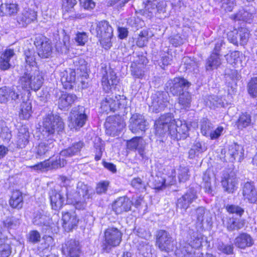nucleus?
I'll return each mask as SVG.
<instances>
[{
    "label": "nucleus",
    "mask_w": 257,
    "mask_h": 257,
    "mask_svg": "<svg viewBox=\"0 0 257 257\" xmlns=\"http://www.w3.org/2000/svg\"><path fill=\"white\" fill-rule=\"evenodd\" d=\"M124 101H125V99L123 95L112 96V97L107 96L105 99L102 100L101 108L103 111L107 113L110 111L114 112L121 105H124L123 102Z\"/></svg>",
    "instance_id": "nucleus-15"
},
{
    "label": "nucleus",
    "mask_w": 257,
    "mask_h": 257,
    "mask_svg": "<svg viewBox=\"0 0 257 257\" xmlns=\"http://www.w3.org/2000/svg\"><path fill=\"white\" fill-rule=\"evenodd\" d=\"M20 223V218L15 216L8 217L3 222L4 226L8 229L15 228Z\"/></svg>",
    "instance_id": "nucleus-51"
},
{
    "label": "nucleus",
    "mask_w": 257,
    "mask_h": 257,
    "mask_svg": "<svg viewBox=\"0 0 257 257\" xmlns=\"http://www.w3.org/2000/svg\"><path fill=\"white\" fill-rule=\"evenodd\" d=\"M252 18V14L247 11L242 10L239 11L235 16L234 19L236 20L248 21Z\"/></svg>",
    "instance_id": "nucleus-58"
},
{
    "label": "nucleus",
    "mask_w": 257,
    "mask_h": 257,
    "mask_svg": "<svg viewBox=\"0 0 257 257\" xmlns=\"http://www.w3.org/2000/svg\"><path fill=\"white\" fill-rule=\"evenodd\" d=\"M169 134L174 140H184L189 135L188 124L185 121L178 119L175 124H172Z\"/></svg>",
    "instance_id": "nucleus-14"
},
{
    "label": "nucleus",
    "mask_w": 257,
    "mask_h": 257,
    "mask_svg": "<svg viewBox=\"0 0 257 257\" xmlns=\"http://www.w3.org/2000/svg\"><path fill=\"white\" fill-rule=\"evenodd\" d=\"M168 97L169 95L166 92L158 91L153 94L149 105L150 110L156 113L164 110L169 103Z\"/></svg>",
    "instance_id": "nucleus-8"
},
{
    "label": "nucleus",
    "mask_w": 257,
    "mask_h": 257,
    "mask_svg": "<svg viewBox=\"0 0 257 257\" xmlns=\"http://www.w3.org/2000/svg\"><path fill=\"white\" fill-rule=\"evenodd\" d=\"M138 249L144 256L151 257L152 251L153 249V246L149 244L147 240H141L139 241V244L138 245Z\"/></svg>",
    "instance_id": "nucleus-39"
},
{
    "label": "nucleus",
    "mask_w": 257,
    "mask_h": 257,
    "mask_svg": "<svg viewBox=\"0 0 257 257\" xmlns=\"http://www.w3.org/2000/svg\"><path fill=\"white\" fill-rule=\"evenodd\" d=\"M109 182L108 181H102L98 183L95 188V191L97 194H102L106 193Z\"/></svg>",
    "instance_id": "nucleus-57"
},
{
    "label": "nucleus",
    "mask_w": 257,
    "mask_h": 257,
    "mask_svg": "<svg viewBox=\"0 0 257 257\" xmlns=\"http://www.w3.org/2000/svg\"><path fill=\"white\" fill-rule=\"evenodd\" d=\"M251 122V116L247 113H242L239 117L236 125L238 129L242 130L248 126Z\"/></svg>",
    "instance_id": "nucleus-46"
},
{
    "label": "nucleus",
    "mask_w": 257,
    "mask_h": 257,
    "mask_svg": "<svg viewBox=\"0 0 257 257\" xmlns=\"http://www.w3.org/2000/svg\"><path fill=\"white\" fill-rule=\"evenodd\" d=\"M36 13L32 10L26 11L17 17V22L23 27H25L36 19Z\"/></svg>",
    "instance_id": "nucleus-35"
},
{
    "label": "nucleus",
    "mask_w": 257,
    "mask_h": 257,
    "mask_svg": "<svg viewBox=\"0 0 257 257\" xmlns=\"http://www.w3.org/2000/svg\"><path fill=\"white\" fill-rule=\"evenodd\" d=\"M74 64L77 70H80L83 74L82 76H86L89 70V65L87 62L82 57L76 58Z\"/></svg>",
    "instance_id": "nucleus-42"
},
{
    "label": "nucleus",
    "mask_w": 257,
    "mask_h": 257,
    "mask_svg": "<svg viewBox=\"0 0 257 257\" xmlns=\"http://www.w3.org/2000/svg\"><path fill=\"white\" fill-rule=\"evenodd\" d=\"M213 128V124L207 119L203 118L201 121V132L203 136H208Z\"/></svg>",
    "instance_id": "nucleus-52"
},
{
    "label": "nucleus",
    "mask_w": 257,
    "mask_h": 257,
    "mask_svg": "<svg viewBox=\"0 0 257 257\" xmlns=\"http://www.w3.org/2000/svg\"><path fill=\"white\" fill-rule=\"evenodd\" d=\"M226 209L230 213H236L239 216H241L244 212V210L242 208L235 205H227Z\"/></svg>",
    "instance_id": "nucleus-63"
},
{
    "label": "nucleus",
    "mask_w": 257,
    "mask_h": 257,
    "mask_svg": "<svg viewBox=\"0 0 257 257\" xmlns=\"http://www.w3.org/2000/svg\"><path fill=\"white\" fill-rule=\"evenodd\" d=\"M44 140L35 148V156L37 159H44L54 152V140L44 137Z\"/></svg>",
    "instance_id": "nucleus-13"
},
{
    "label": "nucleus",
    "mask_w": 257,
    "mask_h": 257,
    "mask_svg": "<svg viewBox=\"0 0 257 257\" xmlns=\"http://www.w3.org/2000/svg\"><path fill=\"white\" fill-rule=\"evenodd\" d=\"M49 196L52 208L55 210L61 208L65 198H67L68 202L72 200L71 194L68 193V188L66 187H62L59 191L51 190L49 192Z\"/></svg>",
    "instance_id": "nucleus-6"
},
{
    "label": "nucleus",
    "mask_w": 257,
    "mask_h": 257,
    "mask_svg": "<svg viewBox=\"0 0 257 257\" xmlns=\"http://www.w3.org/2000/svg\"><path fill=\"white\" fill-rule=\"evenodd\" d=\"M32 113V105L29 102H23L21 105V112L20 117L23 119L29 118Z\"/></svg>",
    "instance_id": "nucleus-49"
},
{
    "label": "nucleus",
    "mask_w": 257,
    "mask_h": 257,
    "mask_svg": "<svg viewBox=\"0 0 257 257\" xmlns=\"http://www.w3.org/2000/svg\"><path fill=\"white\" fill-rule=\"evenodd\" d=\"M132 205L133 202L128 197L122 196L117 198L113 202L112 209L116 214H120L131 210Z\"/></svg>",
    "instance_id": "nucleus-20"
},
{
    "label": "nucleus",
    "mask_w": 257,
    "mask_h": 257,
    "mask_svg": "<svg viewBox=\"0 0 257 257\" xmlns=\"http://www.w3.org/2000/svg\"><path fill=\"white\" fill-rule=\"evenodd\" d=\"M1 12L5 15H13L18 11V5L16 4H2L0 6Z\"/></svg>",
    "instance_id": "nucleus-43"
},
{
    "label": "nucleus",
    "mask_w": 257,
    "mask_h": 257,
    "mask_svg": "<svg viewBox=\"0 0 257 257\" xmlns=\"http://www.w3.org/2000/svg\"><path fill=\"white\" fill-rule=\"evenodd\" d=\"M20 94L16 92L14 87L3 86L0 88V102L6 103L10 99L17 100Z\"/></svg>",
    "instance_id": "nucleus-27"
},
{
    "label": "nucleus",
    "mask_w": 257,
    "mask_h": 257,
    "mask_svg": "<svg viewBox=\"0 0 257 257\" xmlns=\"http://www.w3.org/2000/svg\"><path fill=\"white\" fill-rule=\"evenodd\" d=\"M6 238L0 232V257H9L11 249L9 243H5Z\"/></svg>",
    "instance_id": "nucleus-44"
},
{
    "label": "nucleus",
    "mask_w": 257,
    "mask_h": 257,
    "mask_svg": "<svg viewBox=\"0 0 257 257\" xmlns=\"http://www.w3.org/2000/svg\"><path fill=\"white\" fill-rule=\"evenodd\" d=\"M63 227L69 232L77 226L78 219L74 212H65L62 214Z\"/></svg>",
    "instance_id": "nucleus-26"
},
{
    "label": "nucleus",
    "mask_w": 257,
    "mask_h": 257,
    "mask_svg": "<svg viewBox=\"0 0 257 257\" xmlns=\"http://www.w3.org/2000/svg\"><path fill=\"white\" fill-rule=\"evenodd\" d=\"M176 121L171 113L161 115L155 123L156 133L161 136L170 132L172 124H175Z\"/></svg>",
    "instance_id": "nucleus-11"
},
{
    "label": "nucleus",
    "mask_w": 257,
    "mask_h": 257,
    "mask_svg": "<svg viewBox=\"0 0 257 257\" xmlns=\"http://www.w3.org/2000/svg\"><path fill=\"white\" fill-rule=\"evenodd\" d=\"M84 144L82 141H79L72 144L68 148L60 152V156L64 157H71L80 154Z\"/></svg>",
    "instance_id": "nucleus-31"
},
{
    "label": "nucleus",
    "mask_w": 257,
    "mask_h": 257,
    "mask_svg": "<svg viewBox=\"0 0 257 257\" xmlns=\"http://www.w3.org/2000/svg\"><path fill=\"white\" fill-rule=\"evenodd\" d=\"M36 54L33 49H27L24 52L25 66L24 71L38 69L36 61Z\"/></svg>",
    "instance_id": "nucleus-28"
},
{
    "label": "nucleus",
    "mask_w": 257,
    "mask_h": 257,
    "mask_svg": "<svg viewBox=\"0 0 257 257\" xmlns=\"http://www.w3.org/2000/svg\"><path fill=\"white\" fill-rule=\"evenodd\" d=\"M253 243V240L250 235L246 233H242L236 237L234 240V244L237 247L244 249L251 246Z\"/></svg>",
    "instance_id": "nucleus-33"
},
{
    "label": "nucleus",
    "mask_w": 257,
    "mask_h": 257,
    "mask_svg": "<svg viewBox=\"0 0 257 257\" xmlns=\"http://www.w3.org/2000/svg\"><path fill=\"white\" fill-rule=\"evenodd\" d=\"M104 234L101 246L106 252H109L112 248L118 246L122 240V233L116 227L107 228Z\"/></svg>",
    "instance_id": "nucleus-4"
},
{
    "label": "nucleus",
    "mask_w": 257,
    "mask_h": 257,
    "mask_svg": "<svg viewBox=\"0 0 257 257\" xmlns=\"http://www.w3.org/2000/svg\"><path fill=\"white\" fill-rule=\"evenodd\" d=\"M69 118L74 127L83 126L87 119L84 107L81 106L74 107L70 112Z\"/></svg>",
    "instance_id": "nucleus-17"
},
{
    "label": "nucleus",
    "mask_w": 257,
    "mask_h": 257,
    "mask_svg": "<svg viewBox=\"0 0 257 257\" xmlns=\"http://www.w3.org/2000/svg\"><path fill=\"white\" fill-rule=\"evenodd\" d=\"M196 66L195 62L188 57H184L182 59L181 67L189 72L194 70V67Z\"/></svg>",
    "instance_id": "nucleus-54"
},
{
    "label": "nucleus",
    "mask_w": 257,
    "mask_h": 257,
    "mask_svg": "<svg viewBox=\"0 0 257 257\" xmlns=\"http://www.w3.org/2000/svg\"><path fill=\"white\" fill-rule=\"evenodd\" d=\"M64 124L62 118L52 112L48 113L43 119L42 134L43 137L53 138L56 132L63 130Z\"/></svg>",
    "instance_id": "nucleus-3"
},
{
    "label": "nucleus",
    "mask_w": 257,
    "mask_h": 257,
    "mask_svg": "<svg viewBox=\"0 0 257 257\" xmlns=\"http://www.w3.org/2000/svg\"><path fill=\"white\" fill-rule=\"evenodd\" d=\"M131 73L135 78L142 79L145 75L143 67L135 63L131 64Z\"/></svg>",
    "instance_id": "nucleus-47"
},
{
    "label": "nucleus",
    "mask_w": 257,
    "mask_h": 257,
    "mask_svg": "<svg viewBox=\"0 0 257 257\" xmlns=\"http://www.w3.org/2000/svg\"><path fill=\"white\" fill-rule=\"evenodd\" d=\"M197 198L196 191L194 188H191L178 199L176 204L177 207L186 210Z\"/></svg>",
    "instance_id": "nucleus-19"
},
{
    "label": "nucleus",
    "mask_w": 257,
    "mask_h": 257,
    "mask_svg": "<svg viewBox=\"0 0 257 257\" xmlns=\"http://www.w3.org/2000/svg\"><path fill=\"white\" fill-rule=\"evenodd\" d=\"M243 200L250 203H255L257 201V191L253 182H247L242 187Z\"/></svg>",
    "instance_id": "nucleus-24"
},
{
    "label": "nucleus",
    "mask_w": 257,
    "mask_h": 257,
    "mask_svg": "<svg viewBox=\"0 0 257 257\" xmlns=\"http://www.w3.org/2000/svg\"><path fill=\"white\" fill-rule=\"evenodd\" d=\"M217 249L224 253L231 254L233 252V246L231 244H225L222 242H218Z\"/></svg>",
    "instance_id": "nucleus-61"
},
{
    "label": "nucleus",
    "mask_w": 257,
    "mask_h": 257,
    "mask_svg": "<svg viewBox=\"0 0 257 257\" xmlns=\"http://www.w3.org/2000/svg\"><path fill=\"white\" fill-rule=\"evenodd\" d=\"M178 103L182 108L187 109L191 106L192 101V95L188 91L182 92L179 95Z\"/></svg>",
    "instance_id": "nucleus-40"
},
{
    "label": "nucleus",
    "mask_w": 257,
    "mask_h": 257,
    "mask_svg": "<svg viewBox=\"0 0 257 257\" xmlns=\"http://www.w3.org/2000/svg\"><path fill=\"white\" fill-rule=\"evenodd\" d=\"M10 206L14 208L20 209L23 205V197L22 193L18 190L14 191L12 193L10 200Z\"/></svg>",
    "instance_id": "nucleus-36"
},
{
    "label": "nucleus",
    "mask_w": 257,
    "mask_h": 257,
    "mask_svg": "<svg viewBox=\"0 0 257 257\" xmlns=\"http://www.w3.org/2000/svg\"><path fill=\"white\" fill-rule=\"evenodd\" d=\"M94 194L90 187L82 182H79L77 185L76 192L74 195L71 194L72 200L69 203L75 204L76 208L80 209L84 207V202L91 198Z\"/></svg>",
    "instance_id": "nucleus-5"
},
{
    "label": "nucleus",
    "mask_w": 257,
    "mask_h": 257,
    "mask_svg": "<svg viewBox=\"0 0 257 257\" xmlns=\"http://www.w3.org/2000/svg\"><path fill=\"white\" fill-rule=\"evenodd\" d=\"M34 44L38 49V54L40 57L47 58L51 55L53 48L49 39L44 36L39 35L36 37Z\"/></svg>",
    "instance_id": "nucleus-9"
},
{
    "label": "nucleus",
    "mask_w": 257,
    "mask_h": 257,
    "mask_svg": "<svg viewBox=\"0 0 257 257\" xmlns=\"http://www.w3.org/2000/svg\"><path fill=\"white\" fill-rule=\"evenodd\" d=\"M247 89L248 93L251 97H257V76L251 78L247 84Z\"/></svg>",
    "instance_id": "nucleus-48"
},
{
    "label": "nucleus",
    "mask_w": 257,
    "mask_h": 257,
    "mask_svg": "<svg viewBox=\"0 0 257 257\" xmlns=\"http://www.w3.org/2000/svg\"><path fill=\"white\" fill-rule=\"evenodd\" d=\"M63 157L59 156L56 157L55 159L51 160H47L41 162L31 167L35 170H39L41 171H45L48 170L56 169L59 168L64 167L67 163L66 161L63 158Z\"/></svg>",
    "instance_id": "nucleus-10"
},
{
    "label": "nucleus",
    "mask_w": 257,
    "mask_h": 257,
    "mask_svg": "<svg viewBox=\"0 0 257 257\" xmlns=\"http://www.w3.org/2000/svg\"><path fill=\"white\" fill-rule=\"evenodd\" d=\"M206 105L210 108L215 109L216 107H223L224 102L221 98L216 95H209L205 99Z\"/></svg>",
    "instance_id": "nucleus-37"
},
{
    "label": "nucleus",
    "mask_w": 257,
    "mask_h": 257,
    "mask_svg": "<svg viewBox=\"0 0 257 257\" xmlns=\"http://www.w3.org/2000/svg\"><path fill=\"white\" fill-rule=\"evenodd\" d=\"M170 91L174 95H178L184 92L183 90L188 88L191 83L182 77H176L169 82Z\"/></svg>",
    "instance_id": "nucleus-22"
},
{
    "label": "nucleus",
    "mask_w": 257,
    "mask_h": 257,
    "mask_svg": "<svg viewBox=\"0 0 257 257\" xmlns=\"http://www.w3.org/2000/svg\"><path fill=\"white\" fill-rule=\"evenodd\" d=\"M146 143L142 137H136L127 142V147L131 150H137L139 154L144 157V149Z\"/></svg>",
    "instance_id": "nucleus-30"
},
{
    "label": "nucleus",
    "mask_w": 257,
    "mask_h": 257,
    "mask_svg": "<svg viewBox=\"0 0 257 257\" xmlns=\"http://www.w3.org/2000/svg\"><path fill=\"white\" fill-rule=\"evenodd\" d=\"M221 183L225 191L228 193H233L236 189L237 184L234 174H224Z\"/></svg>",
    "instance_id": "nucleus-29"
},
{
    "label": "nucleus",
    "mask_w": 257,
    "mask_h": 257,
    "mask_svg": "<svg viewBox=\"0 0 257 257\" xmlns=\"http://www.w3.org/2000/svg\"><path fill=\"white\" fill-rule=\"evenodd\" d=\"M173 239L165 230H159L156 234V245L163 251L169 252L172 249Z\"/></svg>",
    "instance_id": "nucleus-12"
},
{
    "label": "nucleus",
    "mask_w": 257,
    "mask_h": 257,
    "mask_svg": "<svg viewBox=\"0 0 257 257\" xmlns=\"http://www.w3.org/2000/svg\"><path fill=\"white\" fill-rule=\"evenodd\" d=\"M61 81L65 89H71L75 83L76 72L69 68L61 72Z\"/></svg>",
    "instance_id": "nucleus-25"
},
{
    "label": "nucleus",
    "mask_w": 257,
    "mask_h": 257,
    "mask_svg": "<svg viewBox=\"0 0 257 257\" xmlns=\"http://www.w3.org/2000/svg\"><path fill=\"white\" fill-rule=\"evenodd\" d=\"M189 169L187 167H181L179 170L178 179L180 182H185L189 178Z\"/></svg>",
    "instance_id": "nucleus-59"
},
{
    "label": "nucleus",
    "mask_w": 257,
    "mask_h": 257,
    "mask_svg": "<svg viewBox=\"0 0 257 257\" xmlns=\"http://www.w3.org/2000/svg\"><path fill=\"white\" fill-rule=\"evenodd\" d=\"M153 186L155 189L162 190L165 188V180L161 177H156L153 182Z\"/></svg>",
    "instance_id": "nucleus-64"
},
{
    "label": "nucleus",
    "mask_w": 257,
    "mask_h": 257,
    "mask_svg": "<svg viewBox=\"0 0 257 257\" xmlns=\"http://www.w3.org/2000/svg\"><path fill=\"white\" fill-rule=\"evenodd\" d=\"M91 34L96 36L105 49L111 47V39L113 36V30L106 21H101L91 26L90 30Z\"/></svg>",
    "instance_id": "nucleus-1"
},
{
    "label": "nucleus",
    "mask_w": 257,
    "mask_h": 257,
    "mask_svg": "<svg viewBox=\"0 0 257 257\" xmlns=\"http://www.w3.org/2000/svg\"><path fill=\"white\" fill-rule=\"evenodd\" d=\"M239 55L240 52L239 51H234L230 52L225 57L228 63L236 64L238 61H240Z\"/></svg>",
    "instance_id": "nucleus-56"
},
{
    "label": "nucleus",
    "mask_w": 257,
    "mask_h": 257,
    "mask_svg": "<svg viewBox=\"0 0 257 257\" xmlns=\"http://www.w3.org/2000/svg\"><path fill=\"white\" fill-rule=\"evenodd\" d=\"M44 78L39 69L29 71H24L23 75L20 77L19 84L23 89H31L37 91L41 87Z\"/></svg>",
    "instance_id": "nucleus-2"
},
{
    "label": "nucleus",
    "mask_w": 257,
    "mask_h": 257,
    "mask_svg": "<svg viewBox=\"0 0 257 257\" xmlns=\"http://www.w3.org/2000/svg\"><path fill=\"white\" fill-rule=\"evenodd\" d=\"M221 64V60L219 54L212 53L208 58L206 64L207 70L217 68Z\"/></svg>",
    "instance_id": "nucleus-38"
},
{
    "label": "nucleus",
    "mask_w": 257,
    "mask_h": 257,
    "mask_svg": "<svg viewBox=\"0 0 257 257\" xmlns=\"http://www.w3.org/2000/svg\"><path fill=\"white\" fill-rule=\"evenodd\" d=\"M100 74L103 89L106 92H108L112 87L118 83L116 73L110 67H107L105 64H102Z\"/></svg>",
    "instance_id": "nucleus-7"
},
{
    "label": "nucleus",
    "mask_w": 257,
    "mask_h": 257,
    "mask_svg": "<svg viewBox=\"0 0 257 257\" xmlns=\"http://www.w3.org/2000/svg\"><path fill=\"white\" fill-rule=\"evenodd\" d=\"M129 122V128L134 133L145 132L148 124L145 117L139 113L133 114Z\"/></svg>",
    "instance_id": "nucleus-18"
},
{
    "label": "nucleus",
    "mask_w": 257,
    "mask_h": 257,
    "mask_svg": "<svg viewBox=\"0 0 257 257\" xmlns=\"http://www.w3.org/2000/svg\"><path fill=\"white\" fill-rule=\"evenodd\" d=\"M75 94L63 93L58 99V106L61 109H65L70 107L77 99Z\"/></svg>",
    "instance_id": "nucleus-34"
},
{
    "label": "nucleus",
    "mask_w": 257,
    "mask_h": 257,
    "mask_svg": "<svg viewBox=\"0 0 257 257\" xmlns=\"http://www.w3.org/2000/svg\"><path fill=\"white\" fill-rule=\"evenodd\" d=\"M240 78V76L236 70H232L230 72L225 74L226 82L232 88L236 84V81Z\"/></svg>",
    "instance_id": "nucleus-50"
},
{
    "label": "nucleus",
    "mask_w": 257,
    "mask_h": 257,
    "mask_svg": "<svg viewBox=\"0 0 257 257\" xmlns=\"http://www.w3.org/2000/svg\"><path fill=\"white\" fill-rule=\"evenodd\" d=\"M132 186L139 191H143L145 189V183L140 178H135L131 181Z\"/></svg>",
    "instance_id": "nucleus-62"
},
{
    "label": "nucleus",
    "mask_w": 257,
    "mask_h": 257,
    "mask_svg": "<svg viewBox=\"0 0 257 257\" xmlns=\"http://www.w3.org/2000/svg\"><path fill=\"white\" fill-rule=\"evenodd\" d=\"M62 252L68 257H79L81 253L79 242L72 239L67 241L62 247Z\"/></svg>",
    "instance_id": "nucleus-21"
},
{
    "label": "nucleus",
    "mask_w": 257,
    "mask_h": 257,
    "mask_svg": "<svg viewBox=\"0 0 257 257\" xmlns=\"http://www.w3.org/2000/svg\"><path fill=\"white\" fill-rule=\"evenodd\" d=\"M167 3L163 0H148L146 4L145 10L150 15L149 16L152 17L155 16L160 17L161 14L166 13Z\"/></svg>",
    "instance_id": "nucleus-16"
},
{
    "label": "nucleus",
    "mask_w": 257,
    "mask_h": 257,
    "mask_svg": "<svg viewBox=\"0 0 257 257\" xmlns=\"http://www.w3.org/2000/svg\"><path fill=\"white\" fill-rule=\"evenodd\" d=\"M178 251H180L181 257H195V249L187 243H184L181 245Z\"/></svg>",
    "instance_id": "nucleus-41"
},
{
    "label": "nucleus",
    "mask_w": 257,
    "mask_h": 257,
    "mask_svg": "<svg viewBox=\"0 0 257 257\" xmlns=\"http://www.w3.org/2000/svg\"><path fill=\"white\" fill-rule=\"evenodd\" d=\"M29 133L28 130L25 127H22L18 135V143L21 148L24 147L29 142Z\"/></svg>",
    "instance_id": "nucleus-45"
},
{
    "label": "nucleus",
    "mask_w": 257,
    "mask_h": 257,
    "mask_svg": "<svg viewBox=\"0 0 257 257\" xmlns=\"http://www.w3.org/2000/svg\"><path fill=\"white\" fill-rule=\"evenodd\" d=\"M238 37H239V41H238V44L239 43L241 45L245 44L249 37V33L248 30L244 28H241L237 31Z\"/></svg>",
    "instance_id": "nucleus-55"
},
{
    "label": "nucleus",
    "mask_w": 257,
    "mask_h": 257,
    "mask_svg": "<svg viewBox=\"0 0 257 257\" xmlns=\"http://www.w3.org/2000/svg\"><path fill=\"white\" fill-rule=\"evenodd\" d=\"M69 37L65 36L63 39V44H57L56 45V49L58 51H60L62 53H66L68 50L69 47Z\"/></svg>",
    "instance_id": "nucleus-60"
},
{
    "label": "nucleus",
    "mask_w": 257,
    "mask_h": 257,
    "mask_svg": "<svg viewBox=\"0 0 257 257\" xmlns=\"http://www.w3.org/2000/svg\"><path fill=\"white\" fill-rule=\"evenodd\" d=\"M243 155L242 148L238 145L234 144L230 146L228 152L225 154V157L228 158L229 161L233 162L236 158L241 159Z\"/></svg>",
    "instance_id": "nucleus-32"
},
{
    "label": "nucleus",
    "mask_w": 257,
    "mask_h": 257,
    "mask_svg": "<svg viewBox=\"0 0 257 257\" xmlns=\"http://www.w3.org/2000/svg\"><path fill=\"white\" fill-rule=\"evenodd\" d=\"M222 221L223 224L229 231L240 229L244 227L245 224L244 220L227 215L222 217Z\"/></svg>",
    "instance_id": "nucleus-23"
},
{
    "label": "nucleus",
    "mask_w": 257,
    "mask_h": 257,
    "mask_svg": "<svg viewBox=\"0 0 257 257\" xmlns=\"http://www.w3.org/2000/svg\"><path fill=\"white\" fill-rule=\"evenodd\" d=\"M11 134L9 128L7 126L6 122L0 119V139H10L11 138Z\"/></svg>",
    "instance_id": "nucleus-53"
}]
</instances>
